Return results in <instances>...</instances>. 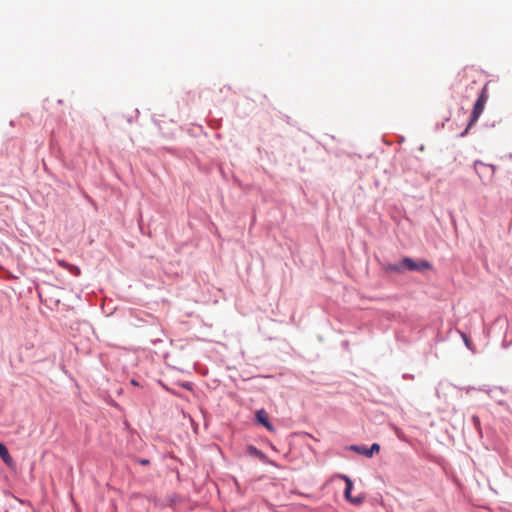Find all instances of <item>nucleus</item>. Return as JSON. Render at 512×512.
<instances>
[{"instance_id": "nucleus-6", "label": "nucleus", "mask_w": 512, "mask_h": 512, "mask_svg": "<svg viewBox=\"0 0 512 512\" xmlns=\"http://www.w3.org/2000/svg\"><path fill=\"white\" fill-rule=\"evenodd\" d=\"M0 457L3 460V462L10 468H15V461L13 460L12 456L10 455L7 447L0 443Z\"/></svg>"}, {"instance_id": "nucleus-1", "label": "nucleus", "mask_w": 512, "mask_h": 512, "mask_svg": "<svg viewBox=\"0 0 512 512\" xmlns=\"http://www.w3.org/2000/svg\"><path fill=\"white\" fill-rule=\"evenodd\" d=\"M474 169L482 180L483 184L488 185L493 181L495 175V166L486 164L482 161H475Z\"/></svg>"}, {"instance_id": "nucleus-5", "label": "nucleus", "mask_w": 512, "mask_h": 512, "mask_svg": "<svg viewBox=\"0 0 512 512\" xmlns=\"http://www.w3.org/2000/svg\"><path fill=\"white\" fill-rule=\"evenodd\" d=\"M342 478L344 479V481L346 483V488L344 491L346 499L354 504H360L363 501L362 497H357V498L351 497V490L353 487V483H352L351 479L348 476H342Z\"/></svg>"}, {"instance_id": "nucleus-2", "label": "nucleus", "mask_w": 512, "mask_h": 512, "mask_svg": "<svg viewBox=\"0 0 512 512\" xmlns=\"http://www.w3.org/2000/svg\"><path fill=\"white\" fill-rule=\"evenodd\" d=\"M383 269L386 272H403L405 270L413 271L416 269V262H414L410 258H404L398 263L391 264V263H385L383 264Z\"/></svg>"}, {"instance_id": "nucleus-4", "label": "nucleus", "mask_w": 512, "mask_h": 512, "mask_svg": "<svg viewBox=\"0 0 512 512\" xmlns=\"http://www.w3.org/2000/svg\"><path fill=\"white\" fill-rule=\"evenodd\" d=\"M351 450H353L361 455H364L366 457H372L375 453H378L380 451V446L377 443L372 444L370 448H366L364 446L353 445V446H351Z\"/></svg>"}, {"instance_id": "nucleus-7", "label": "nucleus", "mask_w": 512, "mask_h": 512, "mask_svg": "<svg viewBox=\"0 0 512 512\" xmlns=\"http://www.w3.org/2000/svg\"><path fill=\"white\" fill-rule=\"evenodd\" d=\"M257 422L265 426L269 431H273L274 427L268 419V414L264 409H260L256 412Z\"/></svg>"}, {"instance_id": "nucleus-9", "label": "nucleus", "mask_w": 512, "mask_h": 512, "mask_svg": "<svg viewBox=\"0 0 512 512\" xmlns=\"http://www.w3.org/2000/svg\"><path fill=\"white\" fill-rule=\"evenodd\" d=\"M139 463H140L141 465H148V464L150 463V461H149L148 459H141V460L139 461Z\"/></svg>"}, {"instance_id": "nucleus-3", "label": "nucleus", "mask_w": 512, "mask_h": 512, "mask_svg": "<svg viewBox=\"0 0 512 512\" xmlns=\"http://www.w3.org/2000/svg\"><path fill=\"white\" fill-rule=\"evenodd\" d=\"M487 99H488V96L486 93V89L484 88L474 104L471 118H470V121L468 124V128H470L481 116V114L484 110L485 104L487 102Z\"/></svg>"}, {"instance_id": "nucleus-8", "label": "nucleus", "mask_w": 512, "mask_h": 512, "mask_svg": "<svg viewBox=\"0 0 512 512\" xmlns=\"http://www.w3.org/2000/svg\"><path fill=\"white\" fill-rule=\"evenodd\" d=\"M431 266L429 264V262L427 261H420L418 262V271H421L423 269H430Z\"/></svg>"}]
</instances>
